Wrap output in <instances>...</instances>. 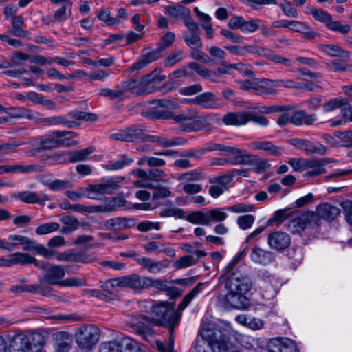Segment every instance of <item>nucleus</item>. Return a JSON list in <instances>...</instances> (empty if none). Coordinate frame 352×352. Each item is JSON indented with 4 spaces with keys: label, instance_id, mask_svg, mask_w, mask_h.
Returning a JSON list of instances; mask_svg holds the SVG:
<instances>
[{
    "label": "nucleus",
    "instance_id": "nucleus-1",
    "mask_svg": "<svg viewBox=\"0 0 352 352\" xmlns=\"http://www.w3.org/2000/svg\"><path fill=\"white\" fill-rule=\"evenodd\" d=\"M152 318L142 314L140 318L154 325L163 326L169 330L170 335L180 321V314H178L168 302H161L153 305L151 309Z\"/></svg>",
    "mask_w": 352,
    "mask_h": 352
},
{
    "label": "nucleus",
    "instance_id": "nucleus-2",
    "mask_svg": "<svg viewBox=\"0 0 352 352\" xmlns=\"http://www.w3.org/2000/svg\"><path fill=\"white\" fill-rule=\"evenodd\" d=\"M161 69H155L151 73L141 78H133L120 84V87L124 90V94L127 91L132 94L140 96L152 93L157 83L165 79L164 75H160Z\"/></svg>",
    "mask_w": 352,
    "mask_h": 352
},
{
    "label": "nucleus",
    "instance_id": "nucleus-3",
    "mask_svg": "<svg viewBox=\"0 0 352 352\" xmlns=\"http://www.w3.org/2000/svg\"><path fill=\"white\" fill-rule=\"evenodd\" d=\"M229 331L220 327L203 330L201 336L217 352H242L240 348L228 340Z\"/></svg>",
    "mask_w": 352,
    "mask_h": 352
},
{
    "label": "nucleus",
    "instance_id": "nucleus-4",
    "mask_svg": "<svg viewBox=\"0 0 352 352\" xmlns=\"http://www.w3.org/2000/svg\"><path fill=\"white\" fill-rule=\"evenodd\" d=\"M100 337V330L94 324H84L77 327L74 338L77 345L82 349H92Z\"/></svg>",
    "mask_w": 352,
    "mask_h": 352
},
{
    "label": "nucleus",
    "instance_id": "nucleus-5",
    "mask_svg": "<svg viewBox=\"0 0 352 352\" xmlns=\"http://www.w3.org/2000/svg\"><path fill=\"white\" fill-rule=\"evenodd\" d=\"M250 121L262 126H266L269 124L266 117L246 111L230 112L224 115L222 118V122L227 126L245 125Z\"/></svg>",
    "mask_w": 352,
    "mask_h": 352
},
{
    "label": "nucleus",
    "instance_id": "nucleus-6",
    "mask_svg": "<svg viewBox=\"0 0 352 352\" xmlns=\"http://www.w3.org/2000/svg\"><path fill=\"white\" fill-rule=\"evenodd\" d=\"M175 123L180 125L182 131H199L210 127L208 118L206 116H191L185 113L175 115L173 117Z\"/></svg>",
    "mask_w": 352,
    "mask_h": 352
},
{
    "label": "nucleus",
    "instance_id": "nucleus-7",
    "mask_svg": "<svg viewBox=\"0 0 352 352\" xmlns=\"http://www.w3.org/2000/svg\"><path fill=\"white\" fill-rule=\"evenodd\" d=\"M253 285L251 277L242 270H236L226 278L225 287L227 290L248 293Z\"/></svg>",
    "mask_w": 352,
    "mask_h": 352
},
{
    "label": "nucleus",
    "instance_id": "nucleus-8",
    "mask_svg": "<svg viewBox=\"0 0 352 352\" xmlns=\"http://www.w3.org/2000/svg\"><path fill=\"white\" fill-rule=\"evenodd\" d=\"M309 12L316 21L324 23L326 27L332 31L338 32L342 34H346L351 30L349 25H342L340 21H332L331 15L322 9L310 7Z\"/></svg>",
    "mask_w": 352,
    "mask_h": 352
},
{
    "label": "nucleus",
    "instance_id": "nucleus-9",
    "mask_svg": "<svg viewBox=\"0 0 352 352\" xmlns=\"http://www.w3.org/2000/svg\"><path fill=\"white\" fill-rule=\"evenodd\" d=\"M45 267L41 268L45 270L43 274V280L52 285H60L63 281V278L65 274V267L60 265H53L48 262L43 261Z\"/></svg>",
    "mask_w": 352,
    "mask_h": 352
},
{
    "label": "nucleus",
    "instance_id": "nucleus-10",
    "mask_svg": "<svg viewBox=\"0 0 352 352\" xmlns=\"http://www.w3.org/2000/svg\"><path fill=\"white\" fill-rule=\"evenodd\" d=\"M287 142L296 148L300 149L310 155L319 154L323 155L327 151V148L320 142L314 143L307 139L292 138L288 140Z\"/></svg>",
    "mask_w": 352,
    "mask_h": 352
},
{
    "label": "nucleus",
    "instance_id": "nucleus-11",
    "mask_svg": "<svg viewBox=\"0 0 352 352\" xmlns=\"http://www.w3.org/2000/svg\"><path fill=\"white\" fill-rule=\"evenodd\" d=\"M340 209L338 207L328 203H322L319 204L316 208L314 214L316 216L315 219V225L318 227L320 226L321 219L328 221H332L340 214Z\"/></svg>",
    "mask_w": 352,
    "mask_h": 352
},
{
    "label": "nucleus",
    "instance_id": "nucleus-12",
    "mask_svg": "<svg viewBox=\"0 0 352 352\" xmlns=\"http://www.w3.org/2000/svg\"><path fill=\"white\" fill-rule=\"evenodd\" d=\"M245 294L240 291L228 290L224 298L226 307L236 309L248 308L250 302L249 298L245 296Z\"/></svg>",
    "mask_w": 352,
    "mask_h": 352
},
{
    "label": "nucleus",
    "instance_id": "nucleus-13",
    "mask_svg": "<svg viewBox=\"0 0 352 352\" xmlns=\"http://www.w3.org/2000/svg\"><path fill=\"white\" fill-rule=\"evenodd\" d=\"M162 52L157 47L155 50H151L149 47L143 49L140 59L130 67V72L139 71L144 68L148 64L161 57Z\"/></svg>",
    "mask_w": 352,
    "mask_h": 352
},
{
    "label": "nucleus",
    "instance_id": "nucleus-14",
    "mask_svg": "<svg viewBox=\"0 0 352 352\" xmlns=\"http://www.w3.org/2000/svg\"><path fill=\"white\" fill-rule=\"evenodd\" d=\"M267 349L269 352H299L296 343L287 338H274L271 339Z\"/></svg>",
    "mask_w": 352,
    "mask_h": 352
},
{
    "label": "nucleus",
    "instance_id": "nucleus-15",
    "mask_svg": "<svg viewBox=\"0 0 352 352\" xmlns=\"http://www.w3.org/2000/svg\"><path fill=\"white\" fill-rule=\"evenodd\" d=\"M56 258L59 261L82 263H91L96 261V256L94 254H88L85 252L74 250L59 253Z\"/></svg>",
    "mask_w": 352,
    "mask_h": 352
},
{
    "label": "nucleus",
    "instance_id": "nucleus-16",
    "mask_svg": "<svg viewBox=\"0 0 352 352\" xmlns=\"http://www.w3.org/2000/svg\"><path fill=\"white\" fill-rule=\"evenodd\" d=\"M32 263L38 268H44L46 265L43 261L36 260V258L29 254L16 252L12 254L10 258H6L5 267H11L14 265H25Z\"/></svg>",
    "mask_w": 352,
    "mask_h": 352
},
{
    "label": "nucleus",
    "instance_id": "nucleus-17",
    "mask_svg": "<svg viewBox=\"0 0 352 352\" xmlns=\"http://www.w3.org/2000/svg\"><path fill=\"white\" fill-rule=\"evenodd\" d=\"M316 216L314 212L307 211L302 213H296L295 217L289 221V227L292 228V232H300L304 230L309 224L314 223Z\"/></svg>",
    "mask_w": 352,
    "mask_h": 352
},
{
    "label": "nucleus",
    "instance_id": "nucleus-18",
    "mask_svg": "<svg viewBox=\"0 0 352 352\" xmlns=\"http://www.w3.org/2000/svg\"><path fill=\"white\" fill-rule=\"evenodd\" d=\"M118 278L120 287H128L134 290L146 289L148 281L147 276H141L138 274H131Z\"/></svg>",
    "mask_w": 352,
    "mask_h": 352
},
{
    "label": "nucleus",
    "instance_id": "nucleus-19",
    "mask_svg": "<svg viewBox=\"0 0 352 352\" xmlns=\"http://www.w3.org/2000/svg\"><path fill=\"white\" fill-rule=\"evenodd\" d=\"M189 102L206 109H217L220 107V100L213 92L200 94L189 100Z\"/></svg>",
    "mask_w": 352,
    "mask_h": 352
},
{
    "label": "nucleus",
    "instance_id": "nucleus-20",
    "mask_svg": "<svg viewBox=\"0 0 352 352\" xmlns=\"http://www.w3.org/2000/svg\"><path fill=\"white\" fill-rule=\"evenodd\" d=\"M267 242L271 248L276 251H282L289 246L291 237L283 232H273L268 235Z\"/></svg>",
    "mask_w": 352,
    "mask_h": 352
},
{
    "label": "nucleus",
    "instance_id": "nucleus-21",
    "mask_svg": "<svg viewBox=\"0 0 352 352\" xmlns=\"http://www.w3.org/2000/svg\"><path fill=\"white\" fill-rule=\"evenodd\" d=\"M15 197L25 204H37L43 206L45 204V201L51 200V198L48 195H38L32 191H23L18 192L15 195Z\"/></svg>",
    "mask_w": 352,
    "mask_h": 352
},
{
    "label": "nucleus",
    "instance_id": "nucleus-22",
    "mask_svg": "<svg viewBox=\"0 0 352 352\" xmlns=\"http://www.w3.org/2000/svg\"><path fill=\"white\" fill-rule=\"evenodd\" d=\"M250 258L254 263L267 265L274 261V256L272 252L255 246L252 249Z\"/></svg>",
    "mask_w": 352,
    "mask_h": 352
},
{
    "label": "nucleus",
    "instance_id": "nucleus-23",
    "mask_svg": "<svg viewBox=\"0 0 352 352\" xmlns=\"http://www.w3.org/2000/svg\"><path fill=\"white\" fill-rule=\"evenodd\" d=\"M36 123L47 122L50 125H63L68 128H73L79 126V123L72 120L69 113L66 116H53L36 120Z\"/></svg>",
    "mask_w": 352,
    "mask_h": 352
},
{
    "label": "nucleus",
    "instance_id": "nucleus-24",
    "mask_svg": "<svg viewBox=\"0 0 352 352\" xmlns=\"http://www.w3.org/2000/svg\"><path fill=\"white\" fill-rule=\"evenodd\" d=\"M129 337H124L108 342H103L99 347V352H124Z\"/></svg>",
    "mask_w": 352,
    "mask_h": 352
},
{
    "label": "nucleus",
    "instance_id": "nucleus-25",
    "mask_svg": "<svg viewBox=\"0 0 352 352\" xmlns=\"http://www.w3.org/2000/svg\"><path fill=\"white\" fill-rule=\"evenodd\" d=\"M291 117V124L295 126L312 125L316 120V114H308L305 111L298 110L295 111Z\"/></svg>",
    "mask_w": 352,
    "mask_h": 352
},
{
    "label": "nucleus",
    "instance_id": "nucleus-26",
    "mask_svg": "<svg viewBox=\"0 0 352 352\" xmlns=\"http://www.w3.org/2000/svg\"><path fill=\"white\" fill-rule=\"evenodd\" d=\"M320 50L331 57H340L345 60H349L350 53L340 46L334 44H320L318 46Z\"/></svg>",
    "mask_w": 352,
    "mask_h": 352
},
{
    "label": "nucleus",
    "instance_id": "nucleus-27",
    "mask_svg": "<svg viewBox=\"0 0 352 352\" xmlns=\"http://www.w3.org/2000/svg\"><path fill=\"white\" fill-rule=\"evenodd\" d=\"M131 327L134 331L146 341H150L151 338L153 337L154 330L150 324H145L142 321H138L131 323Z\"/></svg>",
    "mask_w": 352,
    "mask_h": 352
},
{
    "label": "nucleus",
    "instance_id": "nucleus-28",
    "mask_svg": "<svg viewBox=\"0 0 352 352\" xmlns=\"http://www.w3.org/2000/svg\"><path fill=\"white\" fill-rule=\"evenodd\" d=\"M147 280L148 281L146 289L153 287L160 291L166 292L170 295H179L176 287L168 286L167 280H153L147 276Z\"/></svg>",
    "mask_w": 352,
    "mask_h": 352
},
{
    "label": "nucleus",
    "instance_id": "nucleus-29",
    "mask_svg": "<svg viewBox=\"0 0 352 352\" xmlns=\"http://www.w3.org/2000/svg\"><path fill=\"white\" fill-rule=\"evenodd\" d=\"M68 140L56 139V138H54L52 134V136L45 137L41 140L39 147L36 150L38 152L40 151L49 150L62 144L71 146L72 144L66 142Z\"/></svg>",
    "mask_w": 352,
    "mask_h": 352
},
{
    "label": "nucleus",
    "instance_id": "nucleus-30",
    "mask_svg": "<svg viewBox=\"0 0 352 352\" xmlns=\"http://www.w3.org/2000/svg\"><path fill=\"white\" fill-rule=\"evenodd\" d=\"M41 162L47 165H56L65 163H69V151L56 152L48 155L47 157L41 160Z\"/></svg>",
    "mask_w": 352,
    "mask_h": 352
},
{
    "label": "nucleus",
    "instance_id": "nucleus-31",
    "mask_svg": "<svg viewBox=\"0 0 352 352\" xmlns=\"http://www.w3.org/2000/svg\"><path fill=\"white\" fill-rule=\"evenodd\" d=\"M165 12L175 19H182L184 20L190 15V10L180 4L175 6H168L165 7Z\"/></svg>",
    "mask_w": 352,
    "mask_h": 352
},
{
    "label": "nucleus",
    "instance_id": "nucleus-32",
    "mask_svg": "<svg viewBox=\"0 0 352 352\" xmlns=\"http://www.w3.org/2000/svg\"><path fill=\"white\" fill-rule=\"evenodd\" d=\"M144 130V126L141 125H131L126 128V142H143Z\"/></svg>",
    "mask_w": 352,
    "mask_h": 352
},
{
    "label": "nucleus",
    "instance_id": "nucleus-33",
    "mask_svg": "<svg viewBox=\"0 0 352 352\" xmlns=\"http://www.w3.org/2000/svg\"><path fill=\"white\" fill-rule=\"evenodd\" d=\"M208 285V283L207 282L199 283L189 293L184 296L182 301L178 305L177 309L179 311L184 310L189 305L192 300L195 296H197Z\"/></svg>",
    "mask_w": 352,
    "mask_h": 352
},
{
    "label": "nucleus",
    "instance_id": "nucleus-34",
    "mask_svg": "<svg viewBox=\"0 0 352 352\" xmlns=\"http://www.w3.org/2000/svg\"><path fill=\"white\" fill-rule=\"evenodd\" d=\"M276 80L262 79L256 84L255 94L258 95L272 94L275 93L274 88L277 87Z\"/></svg>",
    "mask_w": 352,
    "mask_h": 352
},
{
    "label": "nucleus",
    "instance_id": "nucleus-35",
    "mask_svg": "<svg viewBox=\"0 0 352 352\" xmlns=\"http://www.w3.org/2000/svg\"><path fill=\"white\" fill-rule=\"evenodd\" d=\"M237 151L232 152V154L236 155L235 162L236 164H248L254 166L256 161L258 158L257 155L248 154L246 151L235 148Z\"/></svg>",
    "mask_w": 352,
    "mask_h": 352
},
{
    "label": "nucleus",
    "instance_id": "nucleus-36",
    "mask_svg": "<svg viewBox=\"0 0 352 352\" xmlns=\"http://www.w3.org/2000/svg\"><path fill=\"white\" fill-rule=\"evenodd\" d=\"M118 278H114L106 280L101 286L107 296V300H111L116 296V287H120L118 284Z\"/></svg>",
    "mask_w": 352,
    "mask_h": 352
},
{
    "label": "nucleus",
    "instance_id": "nucleus-37",
    "mask_svg": "<svg viewBox=\"0 0 352 352\" xmlns=\"http://www.w3.org/2000/svg\"><path fill=\"white\" fill-rule=\"evenodd\" d=\"M256 148L268 152L272 156H280L284 148L274 145L271 142L263 141L256 143Z\"/></svg>",
    "mask_w": 352,
    "mask_h": 352
},
{
    "label": "nucleus",
    "instance_id": "nucleus-38",
    "mask_svg": "<svg viewBox=\"0 0 352 352\" xmlns=\"http://www.w3.org/2000/svg\"><path fill=\"white\" fill-rule=\"evenodd\" d=\"M94 151L95 148L94 146H89L80 151H69V163L85 161L88 159V156L94 153Z\"/></svg>",
    "mask_w": 352,
    "mask_h": 352
},
{
    "label": "nucleus",
    "instance_id": "nucleus-39",
    "mask_svg": "<svg viewBox=\"0 0 352 352\" xmlns=\"http://www.w3.org/2000/svg\"><path fill=\"white\" fill-rule=\"evenodd\" d=\"M183 38L185 43L192 50H200L203 44L201 38L197 33L185 32L183 33Z\"/></svg>",
    "mask_w": 352,
    "mask_h": 352
},
{
    "label": "nucleus",
    "instance_id": "nucleus-40",
    "mask_svg": "<svg viewBox=\"0 0 352 352\" xmlns=\"http://www.w3.org/2000/svg\"><path fill=\"white\" fill-rule=\"evenodd\" d=\"M9 173H35V172H41L42 170L41 166L38 165H8Z\"/></svg>",
    "mask_w": 352,
    "mask_h": 352
},
{
    "label": "nucleus",
    "instance_id": "nucleus-41",
    "mask_svg": "<svg viewBox=\"0 0 352 352\" xmlns=\"http://www.w3.org/2000/svg\"><path fill=\"white\" fill-rule=\"evenodd\" d=\"M100 96L107 97L111 100H122L124 98V90L120 87V85L117 86V89L113 90L109 88L101 89L98 94Z\"/></svg>",
    "mask_w": 352,
    "mask_h": 352
},
{
    "label": "nucleus",
    "instance_id": "nucleus-42",
    "mask_svg": "<svg viewBox=\"0 0 352 352\" xmlns=\"http://www.w3.org/2000/svg\"><path fill=\"white\" fill-rule=\"evenodd\" d=\"M206 213L201 211H195L185 217V219L194 224L209 226V221Z\"/></svg>",
    "mask_w": 352,
    "mask_h": 352
},
{
    "label": "nucleus",
    "instance_id": "nucleus-43",
    "mask_svg": "<svg viewBox=\"0 0 352 352\" xmlns=\"http://www.w3.org/2000/svg\"><path fill=\"white\" fill-rule=\"evenodd\" d=\"M126 221V219L121 217L110 219L104 222V226L108 230H122L129 227Z\"/></svg>",
    "mask_w": 352,
    "mask_h": 352
},
{
    "label": "nucleus",
    "instance_id": "nucleus-44",
    "mask_svg": "<svg viewBox=\"0 0 352 352\" xmlns=\"http://www.w3.org/2000/svg\"><path fill=\"white\" fill-rule=\"evenodd\" d=\"M69 116L72 117V120L76 122L77 120L95 122L98 118V116L95 113L84 112L78 110H74L69 112Z\"/></svg>",
    "mask_w": 352,
    "mask_h": 352
},
{
    "label": "nucleus",
    "instance_id": "nucleus-45",
    "mask_svg": "<svg viewBox=\"0 0 352 352\" xmlns=\"http://www.w3.org/2000/svg\"><path fill=\"white\" fill-rule=\"evenodd\" d=\"M205 179V174L200 170L195 169L179 175V180L186 182L201 181Z\"/></svg>",
    "mask_w": 352,
    "mask_h": 352
},
{
    "label": "nucleus",
    "instance_id": "nucleus-46",
    "mask_svg": "<svg viewBox=\"0 0 352 352\" xmlns=\"http://www.w3.org/2000/svg\"><path fill=\"white\" fill-rule=\"evenodd\" d=\"M72 15V9L69 8V5H62V6L55 11L53 16V21L60 23L66 21Z\"/></svg>",
    "mask_w": 352,
    "mask_h": 352
},
{
    "label": "nucleus",
    "instance_id": "nucleus-47",
    "mask_svg": "<svg viewBox=\"0 0 352 352\" xmlns=\"http://www.w3.org/2000/svg\"><path fill=\"white\" fill-rule=\"evenodd\" d=\"M334 135L341 142V146L349 148L352 146V130L336 131Z\"/></svg>",
    "mask_w": 352,
    "mask_h": 352
},
{
    "label": "nucleus",
    "instance_id": "nucleus-48",
    "mask_svg": "<svg viewBox=\"0 0 352 352\" xmlns=\"http://www.w3.org/2000/svg\"><path fill=\"white\" fill-rule=\"evenodd\" d=\"M98 18L100 21L104 22L108 25L120 23V20L118 18L111 16L109 8L101 9L98 14Z\"/></svg>",
    "mask_w": 352,
    "mask_h": 352
},
{
    "label": "nucleus",
    "instance_id": "nucleus-49",
    "mask_svg": "<svg viewBox=\"0 0 352 352\" xmlns=\"http://www.w3.org/2000/svg\"><path fill=\"white\" fill-rule=\"evenodd\" d=\"M204 154H206L207 152L214 151H220L226 152L228 153H231L232 152H236L237 151L235 149V147H230L221 144H216L213 142H210L206 145L204 148H202Z\"/></svg>",
    "mask_w": 352,
    "mask_h": 352
},
{
    "label": "nucleus",
    "instance_id": "nucleus-50",
    "mask_svg": "<svg viewBox=\"0 0 352 352\" xmlns=\"http://www.w3.org/2000/svg\"><path fill=\"white\" fill-rule=\"evenodd\" d=\"M60 228V225L56 222H50L43 223L38 226L35 232L38 235H44L57 231Z\"/></svg>",
    "mask_w": 352,
    "mask_h": 352
},
{
    "label": "nucleus",
    "instance_id": "nucleus-51",
    "mask_svg": "<svg viewBox=\"0 0 352 352\" xmlns=\"http://www.w3.org/2000/svg\"><path fill=\"white\" fill-rule=\"evenodd\" d=\"M187 142V140L182 137H176L168 139L164 137H160L158 144L163 147H170L176 145H184Z\"/></svg>",
    "mask_w": 352,
    "mask_h": 352
},
{
    "label": "nucleus",
    "instance_id": "nucleus-52",
    "mask_svg": "<svg viewBox=\"0 0 352 352\" xmlns=\"http://www.w3.org/2000/svg\"><path fill=\"white\" fill-rule=\"evenodd\" d=\"M132 162V159L128 158L126 155H122L120 160L104 165V168L108 170H119L130 164Z\"/></svg>",
    "mask_w": 352,
    "mask_h": 352
},
{
    "label": "nucleus",
    "instance_id": "nucleus-53",
    "mask_svg": "<svg viewBox=\"0 0 352 352\" xmlns=\"http://www.w3.org/2000/svg\"><path fill=\"white\" fill-rule=\"evenodd\" d=\"M175 36L173 32H166L160 38V41L157 45V48H159L161 50V52H163L166 49L172 46L173 42L175 41Z\"/></svg>",
    "mask_w": 352,
    "mask_h": 352
},
{
    "label": "nucleus",
    "instance_id": "nucleus-54",
    "mask_svg": "<svg viewBox=\"0 0 352 352\" xmlns=\"http://www.w3.org/2000/svg\"><path fill=\"white\" fill-rule=\"evenodd\" d=\"M175 116L173 113L163 109H156L148 113V116L151 119L168 120L170 118L173 119Z\"/></svg>",
    "mask_w": 352,
    "mask_h": 352
},
{
    "label": "nucleus",
    "instance_id": "nucleus-55",
    "mask_svg": "<svg viewBox=\"0 0 352 352\" xmlns=\"http://www.w3.org/2000/svg\"><path fill=\"white\" fill-rule=\"evenodd\" d=\"M206 214L208 215L207 217L209 221V225L212 221L216 222H222L227 218V214L222 211L221 208L212 209L206 212Z\"/></svg>",
    "mask_w": 352,
    "mask_h": 352
},
{
    "label": "nucleus",
    "instance_id": "nucleus-56",
    "mask_svg": "<svg viewBox=\"0 0 352 352\" xmlns=\"http://www.w3.org/2000/svg\"><path fill=\"white\" fill-rule=\"evenodd\" d=\"M327 67L333 72H340L346 71L352 65L345 63L344 60L333 59L327 64Z\"/></svg>",
    "mask_w": 352,
    "mask_h": 352
},
{
    "label": "nucleus",
    "instance_id": "nucleus-57",
    "mask_svg": "<svg viewBox=\"0 0 352 352\" xmlns=\"http://www.w3.org/2000/svg\"><path fill=\"white\" fill-rule=\"evenodd\" d=\"M195 263V259L194 258L193 256L192 255H185L178 260H176L174 262L173 267L179 270L182 268L188 267L190 266L193 265Z\"/></svg>",
    "mask_w": 352,
    "mask_h": 352
},
{
    "label": "nucleus",
    "instance_id": "nucleus-58",
    "mask_svg": "<svg viewBox=\"0 0 352 352\" xmlns=\"http://www.w3.org/2000/svg\"><path fill=\"white\" fill-rule=\"evenodd\" d=\"M159 214L161 217H175L179 219L185 218V212L183 209L179 208H170L164 209L160 212Z\"/></svg>",
    "mask_w": 352,
    "mask_h": 352
},
{
    "label": "nucleus",
    "instance_id": "nucleus-59",
    "mask_svg": "<svg viewBox=\"0 0 352 352\" xmlns=\"http://www.w3.org/2000/svg\"><path fill=\"white\" fill-rule=\"evenodd\" d=\"M346 104V99L333 98L323 104V110L324 112L333 111L337 108L341 109L343 104Z\"/></svg>",
    "mask_w": 352,
    "mask_h": 352
},
{
    "label": "nucleus",
    "instance_id": "nucleus-60",
    "mask_svg": "<svg viewBox=\"0 0 352 352\" xmlns=\"http://www.w3.org/2000/svg\"><path fill=\"white\" fill-rule=\"evenodd\" d=\"M255 218L252 214H245L239 216L237 218V224L242 230H248L252 227Z\"/></svg>",
    "mask_w": 352,
    "mask_h": 352
},
{
    "label": "nucleus",
    "instance_id": "nucleus-61",
    "mask_svg": "<svg viewBox=\"0 0 352 352\" xmlns=\"http://www.w3.org/2000/svg\"><path fill=\"white\" fill-rule=\"evenodd\" d=\"M170 194L171 192L168 188L162 186H155L153 188L152 199L159 200L161 199H164L167 197H169Z\"/></svg>",
    "mask_w": 352,
    "mask_h": 352
},
{
    "label": "nucleus",
    "instance_id": "nucleus-62",
    "mask_svg": "<svg viewBox=\"0 0 352 352\" xmlns=\"http://www.w3.org/2000/svg\"><path fill=\"white\" fill-rule=\"evenodd\" d=\"M232 181V176L230 175H223L209 179L210 184H217L225 190H228L227 185Z\"/></svg>",
    "mask_w": 352,
    "mask_h": 352
},
{
    "label": "nucleus",
    "instance_id": "nucleus-63",
    "mask_svg": "<svg viewBox=\"0 0 352 352\" xmlns=\"http://www.w3.org/2000/svg\"><path fill=\"white\" fill-rule=\"evenodd\" d=\"M280 6L285 16L293 18H297L298 16L297 10L292 6L290 1H285V3H281Z\"/></svg>",
    "mask_w": 352,
    "mask_h": 352
},
{
    "label": "nucleus",
    "instance_id": "nucleus-64",
    "mask_svg": "<svg viewBox=\"0 0 352 352\" xmlns=\"http://www.w3.org/2000/svg\"><path fill=\"white\" fill-rule=\"evenodd\" d=\"M342 206L346 222L352 226V201L342 202Z\"/></svg>",
    "mask_w": 352,
    "mask_h": 352
}]
</instances>
